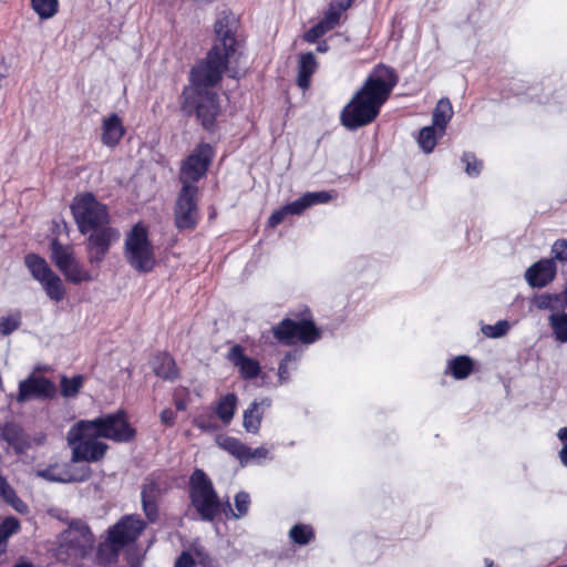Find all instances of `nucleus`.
<instances>
[{"label": "nucleus", "instance_id": "1", "mask_svg": "<svg viewBox=\"0 0 567 567\" xmlns=\"http://www.w3.org/2000/svg\"><path fill=\"white\" fill-rule=\"evenodd\" d=\"M399 82L396 71L384 63L372 68L363 84L340 112L341 125L354 132L373 123Z\"/></svg>", "mask_w": 567, "mask_h": 567}, {"label": "nucleus", "instance_id": "2", "mask_svg": "<svg viewBox=\"0 0 567 567\" xmlns=\"http://www.w3.org/2000/svg\"><path fill=\"white\" fill-rule=\"evenodd\" d=\"M70 209L79 233L86 236L87 261L99 266L121 236L120 230L111 225L107 206L93 193H83L73 198Z\"/></svg>", "mask_w": 567, "mask_h": 567}, {"label": "nucleus", "instance_id": "3", "mask_svg": "<svg viewBox=\"0 0 567 567\" xmlns=\"http://www.w3.org/2000/svg\"><path fill=\"white\" fill-rule=\"evenodd\" d=\"M240 27L238 17L230 10L219 13L214 31L216 41L205 59L197 62L189 72V85L184 89L213 91L228 69L229 61L235 58L239 42L237 32Z\"/></svg>", "mask_w": 567, "mask_h": 567}, {"label": "nucleus", "instance_id": "4", "mask_svg": "<svg viewBox=\"0 0 567 567\" xmlns=\"http://www.w3.org/2000/svg\"><path fill=\"white\" fill-rule=\"evenodd\" d=\"M188 497L204 522H213L221 509V503L213 481L202 468H195L189 476Z\"/></svg>", "mask_w": 567, "mask_h": 567}, {"label": "nucleus", "instance_id": "5", "mask_svg": "<svg viewBox=\"0 0 567 567\" xmlns=\"http://www.w3.org/2000/svg\"><path fill=\"white\" fill-rule=\"evenodd\" d=\"M124 257L133 270L138 274H150L156 266L153 244L148 238L147 228L135 224L126 234L124 240Z\"/></svg>", "mask_w": 567, "mask_h": 567}, {"label": "nucleus", "instance_id": "6", "mask_svg": "<svg viewBox=\"0 0 567 567\" xmlns=\"http://www.w3.org/2000/svg\"><path fill=\"white\" fill-rule=\"evenodd\" d=\"M181 109L188 116L195 115L202 127L208 133L216 131V120L220 113L216 92L183 89Z\"/></svg>", "mask_w": 567, "mask_h": 567}, {"label": "nucleus", "instance_id": "7", "mask_svg": "<svg viewBox=\"0 0 567 567\" xmlns=\"http://www.w3.org/2000/svg\"><path fill=\"white\" fill-rule=\"evenodd\" d=\"M78 430H92L93 436L111 440L115 443H130L136 437V430L127 421L126 412L122 409L100 415L93 420H81Z\"/></svg>", "mask_w": 567, "mask_h": 567}, {"label": "nucleus", "instance_id": "8", "mask_svg": "<svg viewBox=\"0 0 567 567\" xmlns=\"http://www.w3.org/2000/svg\"><path fill=\"white\" fill-rule=\"evenodd\" d=\"M78 422L68 432V442L72 447L71 461L73 463H94L104 458L109 449L107 444L99 441L100 436H93L92 430H78Z\"/></svg>", "mask_w": 567, "mask_h": 567}, {"label": "nucleus", "instance_id": "9", "mask_svg": "<svg viewBox=\"0 0 567 567\" xmlns=\"http://www.w3.org/2000/svg\"><path fill=\"white\" fill-rule=\"evenodd\" d=\"M214 157L215 150L210 144L198 143L181 163L179 182L182 185H195L205 177Z\"/></svg>", "mask_w": 567, "mask_h": 567}, {"label": "nucleus", "instance_id": "10", "mask_svg": "<svg viewBox=\"0 0 567 567\" xmlns=\"http://www.w3.org/2000/svg\"><path fill=\"white\" fill-rule=\"evenodd\" d=\"M200 219L198 187L182 185L174 206V225L179 231L194 230Z\"/></svg>", "mask_w": 567, "mask_h": 567}, {"label": "nucleus", "instance_id": "11", "mask_svg": "<svg viewBox=\"0 0 567 567\" xmlns=\"http://www.w3.org/2000/svg\"><path fill=\"white\" fill-rule=\"evenodd\" d=\"M271 330L276 340L285 346H292L298 341L309 344L320 338V330L312 320L307 319L295 321L286 318Z\"/></svg>", "mask_w": 567, "mask_h": 567}, {"label": "nucleus", "instance_id": "12", "mask_svg": "<svg viewBox=\"0 0 567 567\" xmlns=\"http://www.w3.org/2000/svg\"><path fill=\"white\" fill-rule=\"evenodd\" d=\"M56 395L54 382L42 375L30 374L20 381L17 401L24 403L30 400H50Z\"/></svg>", "mask_w": 567, "mask_h": 567}, {"label": "nucleus", "instance_id": "13", "mask_svg": "<svg viewBox=\"0 0 567 567\" xmlns=\"http://www.w3.org/2000/svg\"><path fill=\"white\" fill-rule=\"evenodd\" d=\"M166 491L167 486L165 481L154 474L147 476L142 485V507L151 523H155L158 518V502Z\"/></svg>", "mask_w": 567, "mask_h": 567}, {"label": "nucleus", "instance_id": "14", "mask_svg": "<svg viewBox=\"0 0 567 567\" xmlns=\"http://www.w3.org/2000/svg\"><path fill=\"white\" fill-rule=\"evenodd\" d=\"M146 527L145 522L137 515L122 517L109 530V539L113 545L124 547L135 542Z\"/></svg>", "mask_w": 567, "mask_h": 567}, {"label": "nucleus", "instance_id": "15", "mask_svg": "<svg viewBox=\"0 0 567 567\" xmlns=\"http://www.w3.org/2000/svg\"><path fill=\"white\" fill-rule=\"evenodd\" d=\"M557 266L554 259L543 258L525 271V279L532 288H544L556 277Z\"/></svg>", "mask_w": 567, "mask_h": 567}, {"label": "nucleus", "instance_id": "16", "mask_svg": "<svg viewBox=\"0 0 567 567\" xmlns=\"http://www.w3.org/2000/svg\"><path fill=\"white\" fill-rule=\"evenodd\" d=\"M227 359L238 369L244 380H251L259 375L261 371L260 363L245 354V349L240 344H234L228 353Z\"/></svg>", "mask_w": 567, "mask_h": 567}, {"label": "nucleus", "instance_id": "17", "mask_svg": "<svg viewBox=\"0 0 567 567\" xmlns=\"http://www.w3.org/2000/svg\"><path fill=\"white\" fill-rule=\"evenodd\" d=\"M0 440L7 442L18 455L25 453L31 447L28 434L16 422L0 424Z\"/></svg>", "mask_w": 567, "mask_h": 567}, {"label": "nucleus", "instance_id": "18", "mask_svg": "<svg viewBox=\"0 0 567 567\" xmlns=\"http://www.w3.org/2000/svg\"><path fill=\"white\" fill-rule=\"evenodd\" d=\"M91 468L84 467L81 470L80 474H73L71 471L66 468H61L59 465H49L43 470H39L37 475L42 477L48 482L53 483H73V482H84L91 476Z\"/></svg>", "mask_w": 567, "mask_h": 567}, {"label": "nucleus", "instance_id": "19", "mask_svg": "<svg viewBox=\"0 0 567 567\" xmlns=\"http://www.w3.org/2000/svg\"><path fill=\"white\" fill-rule=\"evenodd\" d=\"M270 406L271 400L269 398H264L259 401L254 400L249 404L243 415V426L246 432L251 434L259 432L264 414Z\"/></svg>", "mask_w": 567, "mask_h": 567}, {"label": "nucleus", "instance_id": "20", "mask_svg": "<svg viewBox=\"0 0 567 567\" xmlns=\"http://www.w3.org/2000/svg\"><path fill=\"white\" fill-rule=\"evenodd\" d=\"M151 363L156 377L171 382L178 379L179 371L177 364L169 353L157 352Z\"/></svg>", "mask_w": 567, "mask_h": 567}, {"label": "nucleus", "instance_id": "21", "mask_svg": "<svg viewBox=\"0 0 567 567\" xmlns=\"http://www.w3.org/2000/svg\"><path fill=\"white\" fill-rule=\"evenodd\" d=\"M125 134L121 117L112 113L102 123V143L109 147H115Z\"/></svg>", "mask_w": 567, "mask_h": 567}, {"label": "nucleus", "instance_id": "22", "mask_svg": "<svg viewBox=\"0 0 567 567\" xmlns=\"http://www.w3.org/2000/svg\"><path fill=\"white\" fill-rule=\"evenodd\" d=\"M318 69L316 56L312 52L301 53L298 60L297 85L306 91L310 87L311 78Z\"/></svg>", "mask_w": 567, "mask_h": 567}, {"label": "nucleus", "instance_id": "23", "mask_svg": "<svg viewBox=\"0 0 567 567\" xmlns=\"http://www.w3.org/2000/svg\"><path fill=\"white\" fill-rule=\"evenodd\" d=\"M237 403V395L235 393H227L220 396L214 413L225 425H229L236 413Z\"/></svg>", "mask_w": 567, "mask_h": 567}, {"label": "nucleus", "instance_id": "24", "mask_svg": "<svg viewBox=\"0 0 567 567\" xmlns=\"http://www.w3.org/2000/svg\"><path fill=\"white\" fill-rule=\"evenodd\" d=\"M60 271L63 274L65 279L73 285L90 282L95 279L94 276L76 258Z\"/></svg>", "mask_w": 567, "mask_h": 567}, {"label": "nucleus", "instance_id": "25", "mask_svg": "<svg viewBox=\"0 0 567 567\" xmlns=\"http://www.w3.org/2000/svg\"><path fill=\"white\" fill-rule=\"evenodd\" d=\"M453 116V107L451 101L447 97H442L439 100L432 115L433 126H435L440 131V135L442 136L445 132V128Z\"/></svg>", "mask_w": 567, "mask_h": 567}, {"label": "nucleus", "instance_id": "26", "mask_svg": "<svg viewBox=\"0 0 567 567\" xmlns=\"http://www.w3.org/2000/svg\"><path fill=\"white\" fill-rule=\"evenodd\" d=\"M234 503L235 509L231 508L229 502H226L224 506V513L227 518L239 519L246 516L249 512L251 504L250 495L245 491H240L235 495Z\"/></svg>", "mask_w": 567, "mask_h": 567}, {"label": "nucleus", "instance_id": "27", "mask_svg": "<svg viewBox=\"0 0 567 567\" xmlns=\"http://www.w3.org/2000/svg\"><path fill=\"white\" fill-rule=\"evenodd\" d=\"M75 258L72 246L63 245L58 239L51 241V259L59 270L65 268Z\"/></svg>", "mask_w": 567, "mask_h": 567}, {"label": "nucleus", "instance_id": "28", "mask_svg": "<svg viewBox=\"0 0 567 567\" xmlns=\"http://www.w3.org/2000/svg\"><path fill=\"white\" fill-rule=\"evenodd\" d=\"M24 262L31 276L39 282L53 272L45 259L37 254H28Z\"/></svg>", "mask_w": 567, "mask_h": 567}, {"label": "nucleus", "instance_id": "29", "mask_svg": "<svg viewBox=\"0 0 567 567\" xmlns=\"http://www.w3.org/2000/svg\"><path fill=\"white\" fill-rule=\"evenodd\" d=\"M331 199L332 195L327 190L308 192L295 200L293 207L299 209L300 214H302L307 208L317 204H326Z\"/></svg>", "mask_w": 567, "mask_h": 567}, {"label": "nucleus", "instance_id": "30", "mask_svg": "<svg viewBox=\"0 0 567 567\" xmlns=\"http://www.w3.org/2000/svg\"><path fill=\"white\" fill-rule=\"evenodd\" d=\"M40 284L43 290L45 291L47 296L52 301L60 302L64 299L65 288L63 286L61 278L54 271L45 279L40 281Z\"/></svg>", "mask_w": 567, "mask_h": 567}, {"label": "nucleus", "instance_id": "31", "mask_svg": "<svg viewBox=\"0 0 567 567\" xmlns=\"http://www.w3.org/2000/svg\"><path fill=\"white\" fill-rule=\"evenodd\" d=\"M192 423L195 427L204 433H214L220 429L214 411L209 409H203L200 412H198L193 417Z\"/></svg>", "mask_w": 567, "mask_h": 567}, {"label": "nucleus", "instance_id": "32", "mask_svg": "<svg viewBox=\"0 0 567 567\" xmlns=\"http://www.w3.org/2000/svg\"><path fill=\"white\" fill-rule=\"evenodd\" d=\"M447 371L457 379L467 378L473 371V360L467 355H458L449 361Z\"/></svg>", "mask_w": 567, "mask_h": 567}, {"label": "nucleus", "instance_id": "33", "mask_svg": "<svg viewBox=\"0 0 567 567\" xmlns=\"http://www.w3.org/2000/svg\"><path fill=\"white\" fill-rule=\"evenodd\" d=\"M216 442L220 449L236 457L241 464L243 456L245 455L244 453L248 451V445L243 443L240 440L228 435L218 436Z\"/></svg>", "mask_w": 567, "mask_h": 567}, {"label": "nucleus", "instance_id": "34", "mask_svg": "<svg viewBox=\"0 0 567 567\" xmlns=\"http://www.w3.org/2000/svg\"><path fill=\"white\" fill-rule=\"evenodd\" d=\"M84 384V377L82 374H75L72 378L65 374L60 378V391L63 398H75L81 388Z\"/></svg>", "mask_w": 567, "mask_h": 567}, {"label": "nucleus", "instance_id": "35", "mask_svg": "<svg viewBox=\"0 0 567 567\" xmlns=\"http://www.w3.org/2000/svg\"><path fill=\"white\" fill-rule=\"evenodd\" d=\"M32 10L41 20H49L59 12V0H30Z\"/></svg>", "mask_w": 567, "mask_h": 567}, {"label": "nucleus", "instance_id": "36", "mask_svg": "<svg viewBox=\"0 0 567 567\" xmlns=\"http://www.w3.org/2000/svg\"><path fill=\"white\" fill-rule=\"evenodd\" d=\"M555 339L567 342V312L551 313L548 318Z\"/></svg>", "mask_w": 567, "mask_h": 567}, {"label": "nucleus", "instance_id": "37", "mask_svg": "<svg viewBox=\"0 0 567 567\" xmlns=\"http://www.w3.org/2000/svg\"><path fill=\"white\" fill-rule=\"evenodd\" d=\"M22 323V313L20 310H13L7 316L0 317V334L10 336L20 328Z\"/></svg>", "mask_w": 567, "mask_h": 567}, {"label": "nucleus", "instance_id": "38", "mask_svg": "<svg viewBox=\"0 0 567 567\" xmlns=\"http://www.w3.org/2000/svg\"><path fill=\"white\" fill-rule=\"evenodd\" d=\"M20 529V522L14 516H8L0 523V554L4 553L8 538Z\"/></svg>", "mask_w": 567, "mask_h": 567}, {"label": "nucleus", "instance_id": "39", "mask_svg": "<svg viewBox=\"0 0 567 567\" xmlns=\"http://www.w3.org/2000/svg\"><path fill=\"white\" fill-rule=\"evenodd\" d=\"M289 537L295 544L305 546L315 538V533L312 527L309 525L296 524L291 527Z\"/></svg>", "mask_w": 567, "mask_h": 567}, {"label": "nucleus", "instance_id": "40", "mask_svg": "<svg viewBox=\"0 0 567 567\" xmlns=\"http://www.w3.org/2000/svg\"><path fill=\"white\" fill-rule=\"evenodd\" d=\"M0 497L19 513L27 511L25 503L17 495L8 481L0 487Z\"/></svg>", "mask_w": 567, "mask_h": 567}, {"label": "nucleus", "instance_id": "41", "mask_svg": "<svg viewBox=\"0 0 567 567\" xmlns=\"http://www.w3.org/2000/svg\"><path fill=\"white\" fill-rule=\"evenodd\" d=\"M435 126H425L421 128L417 136V144L420 148L426 153L430 154L433 152L434 147L436 146V131Z\"/></svg>", "mask_w": 567, "mask_h": 567}, {"label": "nucleus", "instance_id": "42", "mask_svg": "<svg viewBox=\"0 0 567 567\" xmlns=\"http://www.w3.org/2000/svg\"><path fill=\"white\" fill-rule=\"evenodd\" d=\"M293 206L295 200L284 205L279 209H276L268 218V226L275 228L285 220L286 216L300 215L299 209H296Z\"/></svg>", "mask_w": 567, "mask_h": 567}, {"label": "nucleus", "instance_id": "43", "mask_svg": "<svg viewBox=\"0 0 567 567\" xmlns=\"http://www.w3.org/2000/svg\"><path fill=\"white\" fill-rule=\"evenodd\" d=\"M461 161L465 164V172L471 177H477L481 174L483 163L477 159L475 154L465 152Z\"/></svg>", "mask_w": 567, "mask_h": 567}, {"label": "nucleus", "instance_id": "44", "mask_svg": "<svg viewBox=\"0 0 567 567\" xmlns=\"http://www.w3.org/2000/svg\"><path fill=\"white\" fill-rule=\"evenodd\" d=\"M509 323L506 320H499L495 324H486L482 328L483 333L488 338H501L507 333Z\"/></svg>", "mask_w": 567, "mask_h": 567}, {"label": "nucleus", "instance_id": "45", "mask_svg": "<svg viewBox=\"0 0 567 567\" xmlns=\"http://www.w3.org/2000/svg\"><path fill=\"white\" fill-rule=\"evenodd\" d=\"M328 31V28L324 27V24L321 21H319L305 32L303 40L308 43H316Z\"/></svg>", "mask_w": 567, "mask_h": 567}, {"label": "nucleus", "instance_id": "46", "mask_svg": "<svg viewBox=\"0 0 567 567\" xmlns=\"http://www.w3.org/2000/svg\"><path fill=\"white\" fill-rule=\"evenodd\" d=\"M244 454L245 455L243 456V460H241L243 466L249 464L252 460L266 458L269 454V451L264 446H259L256 449H251L248 446V451L245 452Z\"/></svg>", "mask_w": 567, "mask_h": 567}, {"label": "nucleus", "instance_id": "47", "mask_svg": "<svg viewBox=\"0 0 567 567\" xmlns=\"http://www.w3.org/2000/svg\"><path fill=\"white\" fill-rule=\"evenodd\" d=\"M554 261H567V239H557L551 246Z\"/></svg>", "mask_w": 567, "mask_h": 567}, {"label": "nucleus", "instance_id": "48", "mask_svg": "<svg viewBox=\"0 0 567 567\" xmlns=\"http://www.w3.org/2000/svg\"><path fill=\"white\" fill-rule=\"evenodd\" d=\"M291 361V354L287 353L279 362L278 367V380L279 383H286L290 379L289 362Z\"/></svg>", "mask_w": 567, "mask_h": 567}, {"label": "nucleus", "instance_id": "49", "mask_svg": "<svg viewBox=\"0 0 567 567\" xmlns=\"http://www.w3.org/2000/svg\"><path fill=\"white\" fill-rule=\"evenodd\" d=\"M340 17H341V13L339 10H336L334 8H330L324 17L320 20L324 27L328 28V30H332L338 23H339V20H340Z\"/></svg>", "mask_w": 567, "mask_h": 567}, {"label": "nucleus", "instance_id": "50", "mask_svg": "<svg viewBox=\"0 0 567 567\" xmlns=\"http://www.w3.org/2000/svg\"><path fill=\"white\" fill-rule=\"evenodd\" d=\"M553 301V293H539L535 295L532 302L539 310H550Z\"/></svg>", "mask_w": 567, "mask_h": 567}, {"label": "nucleus", "instance_id": "51", "mask_svg": "<svg viewBox=\"0 0 567 567\" xmlns=\"http://www.w3.org/2000/svg\"><path fill=\"white\" fill-rule=\"evenodd\" d=\"M566 308H567V292L564 290L560 293H553V301H551L550 310L565 312Z\"/></svg>", "mask_w": 567, "mask_h": 567}, {"label": "nucleus", "instance_id": "52", "mask_svg": "<svg viewBox=\"0 0 567 567\" xmlns=\"http://www.w3.org/2000/svg\"><path fill=\"white\" fill-rule=\"evenodd\" d=\"M195 559L188 551H183L176 559L174 567H195Z\"/></svg>", "mask_w": 567, "mask_h": 567}, {"label": "nucleus", "instance_id": "53", "mask_svg": "<svg viewBox=\"0 0 567 567\" xmlns=\"http://www.w3.org/2000/svg\"><path fill=\"white\" fill-rule=\"evenodd\" d=\"M159 417L162 424L171 427L176 423L177 415L172 409L166 408L161 412Z\"/></svg>", "mask_w": 567, "mask_h": 567}, {"label": "nucleus", "instance_id": "54", "mask_svg": "<svg viewBox=\"0 0 567 567\" xmlns=\"http://www.w3.org/2000/svg\"><path fill=\"white\" fill-rule=\"evenodd\" d=\"M202 567H218L217 560L207 553H197Z\"/></svg>", "mask_w": 567, "mask_h": 567}, {"label": "nucleus", "instance_id": "55", "mask_svg": "<svg viewBox=\"0 0 567 567\" xmlns=\"http://www.w3.org/2000/svg\"><path fill=\"white\" fill-rule=\"evenodd\" d=\"M174 404L177 411H185L187 409V402L184 398L178 396V393H174Z\"/></svg>", "mask_w": 567, "mask_h": 567}, {"label": "nucleus", "instance_id": "56", "mask_svg": "<svg viewBox=\"0 0 567 567\" xmlns=\"http://www.w3.org/2000/svg\"><path fill=\"white\" fill-rule=\"evenodd\" d=\"M80 536L83 538L85 543H89L92 540V534L90 532V528L87 526H84L80 529Z\"/></svg>", "mask_w": 567, "mask_h": 567}, {"label": "nucleus", "instance_id": "57", "mask_svg": "<svg viewBox=\"0 0 567 567\" xmlns=\"http://www.w3.org/2000/svg\"><path fill=\"white\" fill-rule=\"evenodd\" d=\"M559 458L561 464L567 467V443L563 444L561 450L559 451Z\"/></svg>", "mask_w": 567, "mask_h": 567}, {"label": "nucleus", "instance_id": "58", "mask_svg": "<svg viewBox=\"0 0 567 567\" xmlns=\"http://www.w3.org/2000/svg\"><path fill=\"white\" fill-rule=\"evenodd\" d=\"M329 49H330V47H329V44H328V42L326 40L319 41L317 43V49L316 50L319 53H326V52L329 51Z\"/></svg>", "mask_w": 567, "mask_h": 567}, {"label": "nucleus", "instance_id": "59", "mask_svg": "<svg viewBox=\"0 0 567 567\" xmlns=\"http://www.w3.org/2000/svg\"><path fill=\"white\" fill-rule=\"evenodd\" d=\"M557 436L564 444L567 443V426L559 429Z\"/></svg>", "mask_w": 567, "mask_h": 567}, {"label": "nucleus", "instance_id": "60", "mask_svg": "<svg viewBox=\"0 0 567 567\" xmlns=\"http://www.w3.org/2000/svg\"><path fill=\"white\" fill-rule=\"evenodd\" d=\"M13 567H33V565L29 561H20L17 563Z\"/></svg>", "mask_w": 567, "mask_h": 567}, {"label": "nucleus", "instance_id": "61", "mask_svg": "<svg viewBox=\"0 0 567 567\" xmlns=\"http://www.w3.org/2000/svg\"><path fill=\"white\" fill-rule=\"evenodd\" d=\"M45 441V435L44 434H41L38 439H35V444L37 445H42Z\"/></svg>", "mask_w": 567, "mask_h": 567}, {"label": "nucleus", "instance_id": "62", "mask_svg": "<svg viewBox=\"0 0 567 567\" xmlns=\"http://www.w3.org/2000/svg\"><path fill=\"white\" fill-rule=\"evenodd\" d=\"M193 1L196 3H207L208 4V3L215 2L216 0H193Z\"/></svg>", "mask_w": 567, "mask_h": 567}, {"label": "nucleus", "instance_id": "63", "mask_svg": "<svg viewBox=\"0 0 567 567\" xmlns=\"http://www.w3.org/2000/svg\"><path fill=\"white\" fill-rule=\"evenodd\" d=\"M6 477H3L1 474H0V487L4 484L6 482Z\"/></svg>", "mask_w": 567, "mask_h": 567}, {"label": "nucleus", "instance_id": "64", "mask_svg": "<svg viewBox=\"0 0 567 567\" xmlns=\"http://www.w3.org/2000/svg\"><path fill=\"white\" fill-rule=\"evenodd\" d=\"M485 563H486L487 567H493V561L492 560L485 559Z\"/></svg>", "mask_w": 567, "mask_h": 567}]
</instances>
